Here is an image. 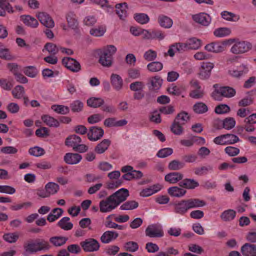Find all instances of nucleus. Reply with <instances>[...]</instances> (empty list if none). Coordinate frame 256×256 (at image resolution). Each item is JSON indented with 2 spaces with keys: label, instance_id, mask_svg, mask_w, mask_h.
Returning <instances> with one entry per match:
<instances>
[{
  "label": "nucleus",
  "instance_id": "4d7b16f0",
  "mask_svg": "<svg viewBox=\"0 0 256 256\" xmlns=\"http://www.w3.org/2000/svg\"><path fill=\"white\" fill-rule=\"evenodd\" d=\"M83 107V103L79 100H74L70 104V108L73 112H81Z\"/></svg>",
  "mask_w": 256,
  "mask_h": 256
},
{
  "label": "nucleus",
  "instance_id": "338daca9",
  "mask_svg": "<svg viewBox=\"0 0 256 256\" xmlns=\"http://www.w3.org/2000/svg\"><path fill=\"white\" fill-rule=\"evenodd\" d=\"M106 32V28L102 26H98V28H92L90 30V34L94 36H100L104 35Z\"/></svg>",
  "mask_w": 256,
  "mask_h": 256
},
{
  "label": "nucleus",
  "instance_id": "4468645a",
  "mask_svg": "<svg viewBox=\"0 0 256 256\" xmlns=\"http://www.w3.org/2000/svg\"><path fill=\"white\" fill-rule=\"evenodd\" d=\"M110 83L112 88L116 91H119L122 88L123 80L122 77L116 74H112L110 78Z\"/></svg>",
  "mask_w": 256,
  "mask_h": 256
},
{
  "label": "nucleus",
  "instance_id": "7c9ffc66",
  "mask_svg": "<svg viewBox=\"0 0 256 256\" xmlns=\"http://www.w3.org/2000/svg\"><path fill=\"white\" fill-rule=\"evenodd\" d=\"M158 22L161 26L166 28L172 27L173 24L171 18L164 15H160L158 16Z\"/></svg>",
  "mask_w": 256,
  "mask_h": 256
},
{
  "label": "nucleus",
  "instance_id": "de8ad7c7",
  "mask_svg": "<svg viewBox=\"0 0 256 256\" xmlns=\"http://www.w3.org/2000/svg\"><path fill=\"white\" fill-rule=\"evenodd\" d=\"M51 108L55 112L62 114H67L70 112L68 107L63 105L54 104L51 106Z\"/></svg>",
  "mask_w": 256,
  "mask_h": 256
},
{
  "label": "nucleus",
  "instance_id": "49530a36",
  "mask_svg": "<svg viewBox=\"0 0 256 256\" xmlns=\"http://www.w3.org/2000/svg\"><path fill=\"white\" fill-rule=\"evenodd\" d=\"M195 112L199 114H204L208 110V106L203 102H197L193 106Z\"/></svg>",
  "mask_w": 256,
  "mask_h": 256
},
{
  "label": "nucleus",
  "instance_id": "4c0bfd02",
  "mask_svg": "<svg viewBox=\"0 0 256 256\" xmlns=\"http://www.w3.org/2000/svg\"><path fill=\"white\" fill-rule=\"evenodd\" d=\"M182 125L180 122L174 120L170 127L172 132L176 135H181L184 132Z\"/></svg>",
  "mask_w": 256,
  "mask_h": 256
},
{
  "label": "nucleus",
  "instance_id": "ddd939ff",
  "mask_svg": "<svg viewBox=\"0 0 256 256\" xmlns=\"http://www.w3.org/2000/svg\"><path fill=\"white\" fill-rule=\"evenodd\" d=\"M240 251L244 256H256V244L246 243L241 247Z\"/></svg>",
  "mask_w": 256,
  "mask_h": 256
},
{
  "label": "nucleus",
  "instance_id": "a878e982",
  "mask_svg": "<svg viewBox=\"0 0 256 256\" xmlns=\"http://www.w3.org/2000/svg\"><path fill=\"white\" fill-rule=\"evenodd\" d=\"M70 220V218L64 217L57 223V226L64 230H70L72 228L73 224L69 222Z\"/></svg>",
  "mask_w": 256,
  "mask_h": 256
},
{
  "label": "nucleus",
  "instance_id": "bf43d9fd",
  "mask_svg": "<svg viewBox=\"0 0 256 256\" xmlns=\"http://www.w3.org/2000/svg\"><path fill=\"white\" fill-rule=\"evenodd\" d=\"M32 205V204L31 202H25L22 204H14L12 205H11L10 207V209L14 211H16L18 210H21L23 208H27L29 207H30Z\"/></svg>",
  "mask_w": 256,
  "mask_h": 256
},
{
  "label": "nucleus",
  "instance_id": "79ce46f5",
  "mask_svg": "<svg viewBox=\"0 0 256 256\" xmlns=\"http://www.w3.org/2000/svg\"><path fill=\"white\" fill-rule=\"evenodd\" d=\"M231 33V30L228 28H220L216 29L214 32V34L216 37L222 38L228 36Z\"/></svg>",
  "mask_w": 256,
  "mask_h": 256
},
{
  "label": "nucleus",
  "instance_id": "0eeeda50",
  "mask_svg": "<svg viewBox=\"0 0 256 256\" xmlns=\"http://www.w3.org/2000/svg\"><path fill=\"white\" fill-rule=\"evenodd\" d=\"M146 236L150 238H160L164 236V232L160 226L156 224L149 225L146 229Z\"/></svg>",
  "mask_w": 256,
  "mask_h": 256
},
{
  "label": "nucleus",
  "instance_id": "13d9d810",
  "mask_svg": "<svg viewBox=\"0 0 256 256\" xmlns=\"http://www.w3.org/2000/svg\"><path fill=\"white\" fill-rule=\"evenodd\" d=\"M24 72L29 77L34 78L37 75L38 72L36 67L34 66H28L24 68Z\"/></svg>",
  "mask_w": 256,
  "mask_h": 256
},
{
  "label": "nucleus",
  "instance_id": "8fccbe9b",
  "mask_svg": "<svg viewBox=\"0 0 256 256\" xmlns=\"http://www.w3.org/2000/svg\"><path fill=\"white\" fill-rule=\"evenodd\" d=\"M190 120V116L188 114L185 112H182L178 114L174 120L182 124H184Z\"/></svg>",
  "mask_w": 256,
  "mask_h": 256
},
{
  "label": "nucleus",
  "instance_id": "09e8293b",
  "mask_svg": "<svg viewBox=\"0 0 256 256\" xmlns=\"http://www.w3.org/2000/svg\"><path fill=\"white\" fill-rule=\"evenodd\" d=\"M36 242L38 251L48 250L52 248L49 242L44 239L36 240Z\"/></svg>",
  "mask_w": 256,
  "mask_h": 256
},
{
  "label": "nucleus",
  "instance_id": "69168bd1",
  "mask_svg": "<svg viewBox=\"0 0 256 256\" xmlns=\"http://www.w3.org/2000/svg\"><path fill=\"white\" fill-rule=\"evenodd\" d=\"M230 108L226 104H221L217 106L214 109V112L218 114H222L229 112Z\"/></svg>",
  "mask_w": 256,
  "mask_h": 256
},
{
  "label": "nucleus",
  "instance_id": "393cba45",
  "mask_svg": "<svg viewBox=\"0 0 256 256\" xmlns=\"http://www.w3.org/2000/svg\"><path fill=\"white\" fill-rule=\"evenodd\" d=\"M110 141L108 139H104L97 144L94 148V151L98 154H103L108 148Z\"/></svg>",
  "mask_w": 256,
  "mask_h": 256
},
{
  "label": "nucleus",
  "instance_id": "bb28decb",
  "mask_svg": "<svg viewBox=\"0 0 256 256\" xmlns=\"http://www.w3.org/2000/svg\"><path fill=\"white\" fill-rule=\"evenodd\" d=\"M21 18L23 22L28 26L36 28L38 25V21L30 15L22 16Z\"/></svg>",
  "mask_w": 256,
  "mask_h": 256
},
{
  "label": "nucleus",
  "instance_id": "c85d7f7f",
  "mask_svg": "<svg viewBox=\"0 0 256 256\" xmlns=\"http://www.w3.org/2000/svg\"><path fill=\"white\" fill-rule=\"evenodd\" d=\"M160 190L159 184L154 185L152 186L143 189L140 192V196L143 197L149 196Z\"/></svg>",
  "mask_w": 256,
  "mask_h": 256
},
{
  "label": "nucleus",
  "instance_id": "6e6552de",
  "mask_svg": "<svg viewBox=\"0 0 256 256\" xmlns=\"http://www.w3.org/2000/svg\"><path fill=\"white\" fill-rule=\"evenodd\" d=\"M104 134V132L102 128L94 126L90 128L87 136L90 141L96 142L102 138Z\"/></svg>",
  "mask_w": 256,
  "mask_h": 256
},
{
  "label": "nucleus",
  "instance_id": "5fc2aeb1",
  "mask_svg": "<svg viewBox=\"0 0 256 256\" xmlns=\"http://www.w3.org/2000/svg\"><path fill=\"white\" fill-rule=\"evenodd\" d=\"M223 128L226 130L232 128L236 125V121L233 118L228 117L223 120Z\"/></svg>",
  "mask_w": 256,
  "mask_h": 256
},
{
  "label": "nucleus",
  "instance_id": "39448f33",
  "mask_svg": "<svg viewBox=\"0 0 256 256\" xmlns=\"http://www.w3.org/2000/svg\"><path fill=\"white\" fill-rule=\"evenodd\" d=\"M80 245L86 252H94L98 251L100 247L98 242L92 238L86 239L80 242Z\"/></svg>",
  "mask_w": 256,
  "mask_h": 256
},
{
  "label": "nucleus",
  "instance_id": "6e6d98bb",
  "mask_svg": "<svg viewBox=\"0 0 256 256\" xmlns=\"http://www.w3.org/2000/svg\"><path fill=\"white\" fill-rule=\"evenodd\" d=\"M224 136L227 145L234 144L240 141L239 138L234 134H226Z\"/></svg>",
  "mask_w": 256,
  "mask_h": 256
},
{
  "label": "nucleus",
  "instance_id": "0e129e2a",
  "mask_svg": "<svg viewBox=\"0 0 256 256\" xmlns=\"http://www.w3.org/2000/svg\"><path fill=\"white\" fill-rule=\"evenodd\" d=\"M157 57V52L152 50L146 52L144 54V58L147 61H153Z\"/></svg>",
  "mask_w": 256,
  "mask_h": 256
},
{
  "label": "nucleus",
  "instance_id": "20e7f679",
  "mask_svg": "<svg viewBox=\"0 0 256 256\" xmlns=\"http://www.w3.org/2000/svg\"><path fill=\"white\" fill-rule=\"evenodd\" d=\"M230 48V52L235 54H242L249 51L252 48V44L247 41H236Z\"/></svg>",
  "mask_w": 256,
  "mask_h": 256
},
{
  "label": "nucleus",
  "instance_id": "58836bf2",
  "mask_svg": "<svg viewBox=\"0 0 256 256\" xmlns=\"http://www.w3.org/2000/svg\"><path fill=\"white\" fill-rule=\"evenodd\" d=\"M184 166V162L174 160L170 162L168 165V168L171 170H178L182 169Z\"/></svg>",
  "mask_w": 256,
  "mask_h": 256
},
{
  "label": "nucleus",
  "instance_id": "c756f323",
  "mask_svg": "<svg viewBox=\"0 0 256 256\" xmlns=\"http://www.w3.org/2000/svg\"><path fill=\"white\" fill-rule=\"evenodd\" d=\"M104 102L103 99L99 98L91 97L86 102L88 106L93 108H99L102 106Z\"/></svg>",
  "mask_w": 256,
  "mask_h": 256
},
{
  "label": "nucleus",
  "instance_id": "1a4fd4ad",
  "mask_svg": "<svg viewBox=\"0 0 256 256\" xmlns=\"http://www.w3.org/2000/svg\"><path fill=\"white\" fill-rule=\"evenodd\" d=\"M214 66V64L210 62H202L198 74L200 78L202 80L208 78L210 76Z\"/></svg>",
  "mask_w": 256,
  "mask_h": 256
},
{
  "label": "nucleus",
  "instance_id": "aec40b11",
  "mask_svg": "<svg viewBox=\"0 0 256 256\" xmlns=\"http://www.w3.org/2000/svg\"><path fill=\"white\" fill-rule=\"evenodd\" d=\"M182 188L177 186H172L168 188V192L172 196L180 198L186 192V190Z\"/></svg>",
  "mask_w": 256,
  "mask_h": 256
},
{
  "label": "nucleus",
  "instance_id": "cd10ccee",
  "mask_svg": "<svg viewBox=\"0 0 256 256\" xmlns=\"http://www.w3.org/2000/svg\"><path fill=\"white\" fill-rule=\"evenodd\" d=\"M248 68L245 66L242 65L238 68L236 70H231L228 71L229 74L235 78H240L246 74Z\"/></svg>",
  "mask_w": 256,
  "mask_h": 256
},
{
  "label": "nucleus",
  "instance_id": "3c124183",
  "mask_svg": "<svg viewBox=\"0 0 256 256\" xmlns=\"http://www.w3.org/2000/svg\"><path fill=\"white\" fill-rule=\"evenodd\" d=\"M2 237L6 242L9 243H14L16 242L19 236L16 232H10L5 234Z\"/></svg>",
  "mask_w": 256,
  "mask_h": 256
},
{
  "label": "nucleus",
  "instance_id": "603ef678",
  "mask_svg": "<svg viewBox=\"0 0 256 256\" xmlns=\"http://www.w3.org/2000/svg\"><path fill=\"white\" fill-rule=\"evenodd\" d=\"M45 49L52 55L54 56L60 50V47L52 42H48L44 46Z\"/></svg>",
  "mask_w": 256,
  "mask_h": 256
},
{
  "label": "nucleus",
  "instance_id": "e2e57ef3",
  "mask_svg": "<svg viewBox=\"0 0 256 256\" xmlns=\"http://www.w3.org/2000/svg\"><path fill=\"white\" fill-rule=\"evenodd\" d=\"M172 152L173 150L172 148H164L158 152L156 156L159 158H164L171 155Z\"/></svg>",
  "mask_w": 256,
  "mask_h": 256
},
{
  "label": "nucleus",
  "instance_id": "2eb2a0df",
  "mask_svg": "<svg viewBox=\"0 0 256 256\" xmlns=\"http://www.w3.org/2000/svg\"><path fill=\"white\" fill-rule=\"evenodd\" d=\"M162 80L156 76L148 78L147 84L150 90H156L162 86Z\"/></svg>",
  "mask_w": 256,
  "mask_h": 256
},
{
  "label": "nucleus",
  "instance_id": "2f4dec72",
  "mask_svg": "<svg viewBox=\"0 0 256 256\" xmlns=\"http://www.w3.org/2000/svg\"><path fill=\"white\" fill-rule=\"evenodd\" d=\"M42 120L48 126L58 128L60 126V122L53 117L48 115H44L42 116Z\"/></svg>",
  "mask_w": 256,
  "mask_h": 256
},
{
  "label": "nucleus",
  "instance_id": "c03bdc74",
  "mask_svg": "<svg viewBox=\"0 0 256 256\" xmlns=\"http://www.w3.org/2000/svg\"><path fill=\"white\" fill-rule=\"evenodd\" d=\"M48 195L54 194L56 193L59 190V186L53 182H49L45 186Z\"/></svg>",
  "mask_w": 256,
  "mask_h": 256
},
{
  "label": "nucleus",
  "instance_id": "f03ea898",
  "mask_svg": "<svg viewBox=\"0 0 256 256\" xmlns=\"http://www.w3.org/2000/svg\"><path fill=\"white\" fill-rule=\"evenodd\" d=\"M116 51V48L114 45H108L102 52L99 62L104 66L110 67L112 64V55Z\"/></svg>",
  "mask_w": 256,
  "mask_h": 256
},
{
  "label": "nucleus",
  "instance_id": "72a5a7b5",
  "mask_svg": "<svg viewBox=\"0 0 256 256\" xmlns=\"http://www.w3.org/2000/svg\"><path fill=\"white\" fill-rule=\"evenodd\" d=\"M24 248L26 252L30 254H33L38 251V248L37 245L36 240V242H33L32 240L29 241L24 244Z\"/></svg>",
  "mask_w": 256,
  "mask_h": 256
},
{
  "label": "nucleus",
  "instance_id": "4be33fe9",
  "mask_svg": "<svg viewBox=\"0 0 256 256\" xmlns=\"http://www.w3.org/2000/svg\"><path fill=\"white\" fill-rule=\"evenodd\" d=\"M68 238L64 236H54L50 238L49 241L53 246L60 247L64 246L68 241Z\"/></svg>",
  "mask_w": 256,
  "mask_h": 256
},
{
  "label": "nucleus",
  "instance_id": "423d86ee",
  "mask_svg": "<svg viewBox=\"0 0 256 256\" xmlns=\"http://www.w3.org/2000/svg\"><path fill=\"white\" fill-rule=\"evenodd\" d=\"M62 62L63 66L72 72H78L81 70V66L80 62L74 58L64 57L62 59Z\"/></svg>",
  "mask_w": 256,
  "mask_h": 256
},
{
  "label": "nucleus",
  "instance_id": "dca6fc26",
  "mask_svg": "<svg viewBox=\"0 0 256 256\" xmlns=\"http://www.w3.org/2000/svg\"><path fill=\"white\" fill-rule=\"evenodd\" d=\"M64 161L68 164H74L78 163L82 159V156L77 153H66L64 156Z\"/></svg>",
  "mask_w": 256,
  "mask_h": 256
},
{
  "label": "nucleus",
  "instance_id": "a18cd8bd",
  "mask_svg": "<svg viewBox=\"0 0 256 256\" xmlns=\"http://www.w3.org/2000/svg\"><path fill=\"white\" fill-rule=\"evenodd\" d=\"M12 93L14 98H21L24 94V88L20 85L16 86L12 90Z\"/></svg>",
  "mask_w": 256,
  "mask_h": 256
},
{
  "label": "nucleus",
  "instance_id": "e433bc0d",
  "mask_svg": "<svg viewBox=\"0 0 256 256\" xmlns=\"http://www.w3.org/2000/svg\"><path fill=\"white\" fill-rule=\"evenodd\" d=\"M186 42L189 50H198L202 46V40L196 38H190Z\"/></svg>",
  "mask_w": 256,
  "mask_h": 256
},
{
  "label": "nucleus",
  "instance_id": "680f3d73",
  "mask_svg": "<svg viewBox=\"0 0 256 256\" xmlns=\"http://www.w3.org/2000/svg\"><path fill=\"white\" fill-rule=\"evenodd\" d=\"M144 84L142 82L136 81L131 83L130 84V88L134 92L142 90L144 88Z\"/></svg>",
  "mask_w": 256,
  "mask_h": 256
},
{
  "label": "nucleus",
  "instance_id": "6ab92c4d",
  "mask_svg": "<svg viewBox=\"0 0 256 256\" xmlns=\"http://www.w3.org/2000/svg\"><path fill=\"white\" fill-rule=\"evenodd\" d=\"M180 187L187 189H194L199 186L198 182L194 179L185 178L178 183Z\"/></svg>",
  "mask_w": 256,
  "mask_h": 256
},
{
  "label": "nucleus",
  "instance_id": "37998d69",
  "mask_svg": "<svg viewBox=\"0 0 256 256\" xmlns=\"http://www.w3.org/2000/svg\"><path fill=\"white\" fill-rule=\"evenodd\" d=\"M163 68V64L160 62H152L147 65L148 70L151 72H158Z\"/></svg>",
  "mask_w": 256,
  "mask_h": 256
},
{
  "label": "nucleus",
  "instance_id": "f704fd0d",
  "mask_svg": "<svg viewBox=\"0 0 256 256\" xmlns=\"http://www.w3.org/2000/svg\"><path fill=\"white\" fill-rule=\"evenodd\" d=\"M186 201L190 209L202 207L206 204L204 201L198 198H190Z\"/></svg>",
  "mask_w": 256,
  "mask_h": 256
},
{
  "label": "nucleus",
  "instance_id": "864d4df0",
  "mask_svg": "<svg viewBox=\"0 0 256 256\" xmlns=\"http://www.w3.org/2000/svg\"><path fill=\"white\" fill-rule=\"evenodd\" d=\"M134 18L137 22L141 24H146L150 20L148 16L143 13L136 14L134 16Z\"/></svg>",
  "mask_w": 256,
  "mask_h": 256
},
{
  "label": "nucleus",
  "instance_id": "5701e85b",
  "mask_svg": "<svg viewBox=\"0 0 256 256\" xmlns=\"http://www.w3.org/2000/svg\"><path fill=\"white\" fill-rule=\"evenodd\" d=\"M82 142L81 138L76 134H72L68 136L65 140V144L67 146L72 148L74 149L78 144Z\"/></svg>",
  "mask_w": 256,
  "mask_h": 256
},
{
  "label": "nucleus",
  "instance_id": "a19ab883",
  "mask_svg": "<svg viewBox=\"0 0 256 256\" xmlns=\"http://www.w3.org/2000/svg\"><path fill=\"white\" fill-rule=\"evenodd\" d=\"M220 92L222 96L231 98L236 94V90L230 86H222L220 88Z\"/></svg>",
  "mask_w": 256,
  "mask_h": 256
},
{
  "label": "nucleus",
  "instance_id": "ea45409f",
  "mask_svg": "<svg viewBox=\"0 0 256 256\" xmlns=\"http://www.w3.org/2000/svg\"><path fill=\"white\" fill-rule=\"evenodd\" d=\"M138 206V202L135 200H128L120 206V209L122 210H132L136 208Z\"/></svg>",
  "mask_w": 256,
  "mask_h": 256
},
{
  "label": "nucleus",
  "instance_id": "f8f14e48",
  "mask_svg": "<svg viewBox=\"0 0 256 256\" xmlns=\"http://www.w3.org/2000/svg\"><path fill=\"white\" fill-rule=\"evenodd\" d=\"M38 18L40 22L46 27L52 28L54 26V21L48 14L41 12L38 14Z\"/></svg>",
  "mask_w": 256,
  "mask_h": 256
},
{
  "label": "nucleus",
  "instance_id": "f257e3e1",
  "mask_svg": "<svg viewBox=\"0 0 256 256\" xmlns=\"http://www.w3.org/2000/svg\"><path fill=\"white\" fill-rule=\"evenodd\" d=\"M129 196L128 190L122 188L116 192L106 199L100 202L99 206L102 212H110L116 208L120 203L126 200Z\"/></svg>",
  "mask_w": 256,
  "mask_h": 256
},
{
  "label": "nucleus",
  "instance_id": "a211bd4d",
  "mask_svg": "<svg viewBox=\"0 0 256 256\" xmlns=\"http://www.w3.org/2000/svg\"><path fill=\"white\" fill-rule=\"evenodd\" d=\"M184 175L178 172H172L166 174L164 176V180L166 182L170 184H176L180 180H182Z\"/></svg>",
  "mask_w": 256,
  "mask_h": 256
},
{
  "label": "nucleus",
  "instance_id": "473e14b6",
  "mask_svg": "<svg viewBox=\"0 0 256 256\" xmlns=\"http://www.w3.org/2000/svg\"><path fill=\"white\" fill-rule=\"evenodd\" d=\"M0 58L8 60L14 59V56L10 54L9 49L5 48L1 42H0Z\"/></svg>",
  "mask_w": 256,
  "mask_h": 256
},
{
  "label": "nucleus",
  "instance_id": "774afa93",
  "mask_svg": "<svg viewBox=\"0 0 256 256\" xmlns=\"http://www.w3.org/2000/svg\"><path fill=\"white\" fill-rule=\"evenodd\" d=\"M224 152L228 156H234L240 153V150L236 147L228 146L224 148Z\"/></svg>",
  "mask_w": 256,
  "mask_h": 256
},
{
  "label": "nucleus",
  "instance_id": "c9c22d12",
  "mask_svg": "<svg viewBox=\"0 0 256 256\" xmlns=\"http://www.w3.org/2000/svg\"><path fill=\"white\" fill-rule=\"evenodd\" d=\"M236 216V212L235 210L229 209L224 210L220 215V218L224 221L228 222L230 221L234 218Z\"/></svg>",
  "mask_w": 256,
  "mask_h": 256
},
{
  "label": "nucleus",
  "instance_id": "412c9836",
  "mask_svg": "<svg viewBox=\"0 0 256 256\" xmlns=\"http://www.w3.org/2000/svg\"><path fill=\"white\" fill-rule=\"evenodd\" d=\"M66 18L69 28L74 30L77 28L78 23L76 16L73 12H70L66 14Z\"/></svg>",
  "mask_w": 256,
  "mask_h": 256
},
{
  "label": "nucleus",
  "instance_id": "9b49d317",
  "mask_svg": "<svg viewBox=\"0 0 256 256\" xmlns=\"http://www.w3.org/2000/svg\"><path fill=\"white\" fill-rule=\"evenodd\" d=\"M193 20L204 26H208L210 23L211 17L206 13L202 12L192 16Z\"/></svg>",
  "mask_w": 256,
  "mask_h": 256
},
{
  "label": "nucleus",
  "instance_id": "b1692460",
  "mask_svg": "<svg viewBox=\"0 0 256 256\" xmlns=\"http://www.w3.org/2000/svg\"><path fill=\"white\" fill-rule=\"evenodd\" d=\"M116 13L121 20H124L127 16L128 9L126 2L118 4L116 5Z\"/></svg>",
  "mask_w": 256,
  "mask_h": 256
},
{
  "label": "nucleus",
  "instance_id": "9d476101",
  "mask_svg": "<svg viewBox=\"0 0 256 256\" xmlns=\"http://www.w3.org/2000/svg\"><path fill=\"white\" fill-rule=\"evenodd\" d=\"M173 206L174 212L180 215H184L190 210L186 200L176 202Z\"/></svg>",
  "mask_w": 256,
  "mask_h": 256
},
{
  "label": "nucleus",
  "instance_id": "7ed1b4c3",
  "mask_svg": "<svg viewBox=\"0 0 256 256\" xmlns=\"http://www.w3.org/2000/svg\"><path fill=\"white\" fill-rule=\"evenodd\" d=\"M234 42V39H229L222 42H212L207 44L204 49L209 52L220 53L225 50L226 46L232 44Z\"/></svg>",
  "mask_w": 256,
  "mask_h": 256
},
{
  "label": "nucleus",
  "instance_id": "052dcab7",
  "mask_svg": "<svg viewBox=\"0 0 256 256\" xmlns=\"http://www.w3.org/2000/svg\"><path fill=\"white\" fill-rule=\"evenodd\" d=\"M28 152L30 155L38 157L42 156L44 154V150L38 146L31 148L28 150Z\"/></svg>",
  "mask_w": 256,
  "mask_h": 256
},
{
  "label": "nucleus",
  "instance_id": "f3484780",
  "mask_svg": "<svg viewBox=\"0 0 256 256\" xmlns=\"http://www.w3.org/2000/svg\"><path fill=\"white\" fill-rule=\"evenodd\" d=\"M118 236V234L115 231L107 230L103 233L100 240L104 244L110 243Z\"/></svg>",
  "mask_w": 256,
  "mask_h": 256
}]
</instances>
